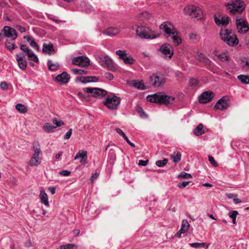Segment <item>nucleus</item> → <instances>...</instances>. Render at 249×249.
I'll return each mask as SVG.
<instances>
[{
    "instance_id": "nucleus-29",
    "label": "nucleus",
    "mask_w": 249,
    "mask_h": 249,
    "mask_svg": "<svg viewBox=\"0 0 249 249\" xmlns=\"http://www.w3.org/2000/svg\"><path fill=\"white\" fill-rule=\"evenodd\" d=\"M131 85L133 87L139 89L143 90L146 89V87L142 81H133Z\"/></svg>"
},
{
    "instance_id": "nucleus-12",
    "label": "nucleus",
    "mask_w": 249,
    "mask_h": 249,
    "mask_svg": "<svg viewBox=\"0 0 249 249\" xmlns=\"http://www.w3.org/2000/svg\"><path fill=\"white\" fill-rule=\"evenodd\" d=\"M235 24L238 32L240 34H246L249 30V24L247 21L243 17L236 18Z\"/></svg>"
},
{
    "instance_id": "nucleus-21",
    "label": "nucleus",
    "mask_w": 249,
    "mask_h": 249,
    "mask_svg": "<svg viewBox=\"0 0 249 249\" xmlns=\"http://www.w3.org/2000/svg\"><path fill=\"white\" fill-rule=\"evenodd\" d=\"M42 52L44 53H47L49 55H52L55 53L53 49V45L52 43L47 44L44 43L42 46Z\"/></svg>"
},
{
    "instance_id": "nucleus-28",
    "label": "nucleus",
    "mask_w": 249,
    "mask_h": 249,
    "mask_svg": "<svg viewBox=\"0 0 249 249\" xmlns=\"http://www.w3.org/2000/svg\"><path fill=\"white\" fill-rule=\"evenodd\" d=\"M28 58L30 61H33L36 63L39 62V59L37 56L33 52L32 50H30L27 54Z\"/></svg>"
},
{
    "instance_id": "nucleus-11",
    "label": "nucleus",
    "mask_w": 249,
    "mask_h": 249,
    "mask_svg": "<svg viewBox=\"0 0 249 249\" xmlns=\"http://www.w3.org/2000/svg\"><path fill=\"white\" fill-rule=\"evenodd\" d=\"M159 50L161 53V56L165 59H170L174 54L172 46L168 43H165L160 46Z\"/></svg>"
},
{
    "instance_id": "nucleus-55",
    "label": "nucleus",
    "mask_w": 249,
    "mask_h": 249,
    "mask_svg": "<svg viewBox=\"0 0 249 249\" xmlns=\"http://www.w3.org/2000/svg\"><path fill=\"white\" fill-rule=\"evenodd\" d=\"M70 174L71 172L67 170H62L59 172V174L63 176H68Z\"/></svg>"
},
{
    "instance_id": "nucleus-26",
    "label": "nucleus",
    "mask_w": 249,
    "mask_h": 249,
    "mask_svg": "<svg viewBox=\"0 0 249 249\" xmlns=\"http://www.w3.org/2000/svg\"><path fill=\"white\" fill-rule=\"evenodd\" d=\"M81 81L83 83H87L89 82H95L98 80V78L96 76H91L87 77H81L80 78Z\"/></svg>"
},
{
    "instance_id": "nucleus-3",
    "label": "nucleus",
    "mask_w": 249,
    "mask_h": 249,
    "mask_svg": "<svg viewBox=\"0 0 249 249\" xmlns=\"http://www.w3.org/2000/svg\"><path fill=\"white\" fill-rule=\"evenodd\" d=\"M225 6L231 15L241 14L245 9V4L244 1L235 0L226 3Z\"/></svg>"
},
{
    "instance_id": "nucleus-39",
    "label": "nucleus",
    "mask_w": 249,
    "mask_h": 249,
    "mask_svg": "<svg viewBox=\"0 0 249 249\" xmlns=\"http://www.w3.org/2000/svg\"><path fill=\"white\" fill-rule=\"evenodd\" d=\"M115 159L116 154L115 151L112 149H110L108 153V161L111 163L113 162Z\"/></svg>"
},
{
    "instance_id": "nucleus-7",
    "label": "nucleus",
    "mask_w": 249,
    "mask_h": 249,
    "mask_svg": "<svg viewBox=\"0 0 249 249\" xmlns=\"http://www.w3.org/2000/svg\"><path fill=\"white\" fill-rule=\"evenodd\" d=\"M136 34L140 37L144 39H153L159 36H156L149 28L144 26H139L136 31Z\"/></svg>"
},
{
    "instance_id": "nucleus-23",
    "label": "nucleus",
    "mask_w": 249,
    "mask_h": 249,
    "mask_svg": "<svg viewBox=\"0 0 249 249\" xmlns=\"http://www.w3.org/2000/svg\"><path fill=\"white\" fill-rule=\"evenodd\" d=\"M39 198L40 199V202L42 204L47 207L49 206L48 196L43 189H42L40 191Z\"/></svg>"
},
{
    "instance_id": "nucleus-4",
    "label": "nucleus",
    "mask_w": 249,
    "mask_h": 249,
    "mask_svg": "<svg viewBox=\"0 0 249 249\" xmlns=\"http://www.w3.org/2000/svg\"><path fill=\"white\" fill-rule=\"evenodd\" d=\"M219 35L221 39L229 46H234L238 44L239 40L237 36L229 29H221Z\"/></svg>"
},
{
    "instance_id": "nucleus-45",
    "label": "nucleus",
    "mask_w": 249,
    "mask_h": 249,
    "mask_svg": "<svg viewBox=\"0 0 249 249\" xmlns=\"http://www.w3.org/2000/svg\"><path fill=\"white\" fill-rule=\"evenodd\" d=\"M178 178H192V176L190 174L184 172H181L178 176Z\"/></svg>"
},
{
    "instance_id": "nucleus-24",
    "label": "nucleus",
    "mask_w": 249,
    "mask_h": 249,
    "mask_svg": "<svg viewBox=\"0 0 249 249\" xmlns=\"http://www.w3.org/2000/svg\"><path fill=\"white\" fill-rule=\"evenodd\" d=\"M87 152L86 151L84 150H80L79 151L78 153L76 155V156L74 157V160H77L79 159V158H81V160L80 161V162L82 164H84L86 163V160H87Z\"/></svg>"
},
{
    "instance_id": "nucleus-15",
    "label": "nucleus",
    "mask_w": 249,
    "mask_h": 249,
    "mask_svg": "<svg viewBox=\"0 0 249 249\" xmlns=\"http://www.w3.org/2000/svg\"><path fill=\"white\" fill-rule=\"evenodd\" d=\"M214 94L212 91H204L199 96V102L201 104H206L210 102L214 97Z\"/></svg>"
},
{
    "instance_id": "nucleus-48",
    "label": "nucleus",
    "mask_w": 249,
    "mask_h": 249,
    "mask_svg": "<svg viewBox=\"0 0 249 249\" xmlns=\"http://www.w3.org/2000/svg\"><path fill=\"white\" fill-rule=\"evenodd\" d=\"M208 160L211 164L214 167H217L218 166L217 163L215 161L214 158L211 155H209Z\"/></svg>"
},
{
    "instance_id": "nucleus-37",
    "label": "nucleus",
    "mask_w": 249,
    "mask_h": 249,
    "mask_svg": "<svg viewBox=\"0 0 249 249\" xmlns=\"http://www.w3.org/2000/svg\"><path fill=\"white\" fill-rule=\"evenodd\" d=\"M57 249H77V247L73 244H67L60 246Z\"/></svg>"
},
{
    "instance_id": "nucleus-30",
    "label": "nucleus",
    "mask_w": 249,
    "mask_h": 249,
    "mask_svg": "<svg viewBox=\"0 0 249 249\" xmlns=\"http://www.w3.org/2000/svg\"><path fill=\"white\" fill-rule=\"evenodd\" d=\"M55 128V126L49 123H45L43 126V130L48 133L53 132Z\"/></svg>"
},
{
    "instance_id": "nucleus-6",
    "label": "nucleus",
    "mask_w": 249,
    "mask_h": 249,
    "mask_svg": "<svg viewBox=\"0 0 249 249\" xmlns=\"http://www.w3.org/2000/svg\"><path fill=\"white\" fill-rule=\"evenodd\" d=\"M121 102L120 97L114 94L108 95L103 101V104L108 109L111 110L116 109Z\"/></svg>"
},
{
    "instance_id": "nucleus-41",
    "label": "nucleus",
    "mask_w": 249,
    "mask_h": 249,
    "mask_svg": "<svg viewBox=\"0 0 249 249\" xmlns=\"http://www.w3.org/2000/svg\"><path fill=\"white\" fill-rule=\"evenodd\" d=\"M215 56L221 61L225 62L229 59V56L226 53H222L218 55H215Z\"/></svg>"
},
{
    "instance_id": "nucleus-56",
    "label": "nucleus",
    "mask_w": 249,
    "mask_h": 249,
    "mask_svg": "<svg viewBox=\"0 0 249 249\" xmlns=\"http://www.w3.org/2000/svg\"><path fill=\"white\" fill-rule=\"evenodd\" d=\"M99 174L97 172H95L90 178V181L93 183L94 180L96 179L99 177Z\"/></svg>"
},
{
    "instance_id": "nucleus-18",
    "label": "nucleus",
    "mask_w": 249,
    "mask_h": 249,
    "mask_svg": "<svg viewBox=\"0 0 249 249\" xmlns=\"http://www.w3.org/2000/svg\"><path fill=\"white\" fill-rule=\"evenodd\" d=\"M16 60L19 67L22 70H24L27 67V61L22 53H18L16 55Z\"/></svg>"
},
{
    "instance_id": "nucleus-60",
    "label": "nucleus",
    "mask_w": 249,
    "mask_h": 249,
    "mask_svg": "<svg viewBox=\"0 0 249 249\" xmlns=\"http://www.w3.org/2000/svg\"><path fill=\"white\" fill-rule=\"evenodd\" d=\"M201 58L203 59L204 63L206 64H209L211 62L210 60L204 55H202Z\"/></svg>"
},
{
    "instance_id": "nucleus-5",
    "label": "nucleus",
    "mask_w": 249,
    "mask_h": 249,
    "mask_svg": "<svg viewBox=\"0 0 249 249\" xmlns=\"http://www.w3.org/2000/svg\"><path fill=\"white\" fill-rule=\"evenodd\" d=\"M33 148L35 151L30 160V165L31 166H37L39 163V160L41 159L42 153L40 151V144L38 142L36 141L33 142Z\"/></svg>"
},
{
    "instance_id": "nucleus-50",
    "label": "nucleus",
    "mask_w": 249,
    "mask_h": 249,
    "mask_svg": "<svg viewBox=\"0 0 249 249\" xmlns=\"http://www.w3.org/2000/svg\"><path fill=\"white\" fill-rule=\"evenodd\" d=\"M238 214V213L236 211H231L229 213V216L232 219L236 218L237 215Z\"/></svg>"
},
{
    "instance_id": "nucleus-61",
    "label": "nucleus",
    "mask_w": 249,
    "mask_h": 249,
    "mask_svg": "<svg viewBox=\"0 0 249 249\" xmlns=\"http://www.w3.org/2000/svg\"><path fill=\"white\" fill-rule=\"evenodd\" d=\"M17 28L21 33H24L26 32L25 28L21 26H17Z\"/></svg>"
},
{
    "instance_id": "nucleus-43",
    "label": "nucleus",
    "mask_w": 249,
    "mask_h": 249,
    "mask_svg": "<svg viewBox=\"0 0 249 249\" xmlns=\"http://www.w3.org/2000/svg\"><path fill=\"white\" fill-rule=\"evenodd\" d=\"M189 245L191 247L195 249L204 248L205 245L204 243H190Z\"/></svg>"
},
{
    "instance_id": "nucleus-13",
    "label": "nucleus",
    "mask_w": 249,
    "mask_h": 249,
    "mask_svg": "<svg viewBox=\"0 0 249 249\" xmlns=\"http://www.w3.org/2000/svg\"><path fill=\"white\" fill-rule=\"evenodd\" d=\"M165 81L164 76L159 73L153 74L150 77V82L152 85L155 87L163 86Z\"/></svg>"
},
{
    "instance_id": "nucleus-10",
    "label": "nucleus",
    "mask_w": 249,
    "mask_h": 249,
    "mask_svg": "<svg viewBox=\"0 0 249 249\" xmlns=\"http://www.w3.org/2000/svg\"><path fill=\"white\" fill-rule=\"evenodd\" d=\"M185 14L190 15L192 18H197L201 19L202 17V11L199 7L194 5L186 6L184 9Z\"/></svg>"
},
{
    "instance_id": "nucleus-31",
    "label": "nucleus",
    "mask_w": 249,
    "mask_h": 249,
    "mask_svg": "<svg viewBox=\"0 0 249 249\" xmlns=\"http://www.w3.org/2000/svg\"><path fill=\"white\" fill-rule=\"evenodd\" d=\"M181 154L179 152H174L171 155V158L175 163H178L181 160Z\"/></svg>"
},
{
    "instance_id": "nucleus-20",
    "label": "nucleus",
    "mask_w": 249,
    "mask_h": 249,
    "mask_svg": "<svg viewBox=\"0 0 249 249\" xmlns=\"http://www.w3.org/2000/svg\"><path fill=\"white\" fill-rule=\"evenodd\" d=\"M70 76L66 72H63L57 75L55 77V80L57 82L62 84H67L70 79Z\"/></svg>"
},
{
    "instance_id": "nucleus-58",
    "label": "nucleus",
    "mask_w": 249,
    "mask_h": 249,
    "mask_svg": "<svg viewBox=\"0 0 249 249\" xmlns=\"http://www.w3.org/2000/svg\"><path fill=\"white\" fill-rule=\"evenodd\" d=\"M148 161V160H140L139 161L138 164L141 166H145L147 165Z\"/></svg>"
},
{
    "instance_id": "nucleus-17",
    "label": "nucleus",
    "mask_w": 249,
    "mask_h": 249,
    "mask_svg": "<svg viewBox=\"0 0 249 249\" xmlns=\"http://www.w3.org/2000/svg\"><path fill=\"white\" fill-rule=\"evenodd\" d=\"M214 20L216 24L218 26H227L230 21V18L229 17L226 16V17H221L219 16V17H217L216 16H214Z\"/></svg>"
},
{
    "instance_id": "nucleus-64",
    "label": "nucleus",
    "mask_w": 249,
    "mask_h": 249,
    "mask_svg": "<svg viewBox=\"0 0 249 249\" xmlns=\"http://www.w3.org/2000/svg\"><path fill=\"white\" fill-rule=\"evenodd\" d=\"M48 189H49V191L50 192V193L52 195H53V194H55V188L54 187H49Z\"/></svg>"
},
{
    "instance_id": "nucleus-2",
    "label": "nucleus",
    "mask_w": 249,
    "mask_h": 249,
    "mask_svg": "<svg viewBox=\"0 0 249 249\" xmlns=\"http://www.w3.org/2000/svg\"><path fill=\"white\" fill-rule=\"evenodd\" d=\"M146 98L147 101L151 103L164 105L165 106L172 104L175 100V97L161 93L148 95Z\"/></svg>"
},
{
    "instance_id": "nucleus-51",
    "label": "nucleus",
    "mask_w": 249,
    "mask_h": 249,
    "mask_svg": "<svg viewBox=\"0 0 249 249\" xmlns=\"http://www.w3.org/2000/svg\"><path fill=\"white\" fill-rule=\"evenodd\" d=\"M20 49L22 51L25 53L26 54L31 50L26 45H20Z\"/></svg>"
},
{
    "instance_id": "nucleus-44",
    "label": "nucleus",
    "mask_w": 249,
    "mask_h": 249,
    "mask_svg": "<svg viewBox=\"0 0 249 249\" xmlns=\"http://www.w3.org/2000/svg\"><path fill=\"white\" fill-rule=\"evenodd\" d=\"M71 71L75 74L82 75L87 73V71L82 69H73L71 70Z\"/></svg>"
},
{
    "instance_id": "nucleus-8",
    "label": "nucleus",
    "mask_w": 249,
    "mask_h": 249,
    "mask_svg": "<svg viewBox=\"0 0 249 249\" xmlns=\"http://www.w3.org/2000/svg\"><path fill=\"white\" fill-rule=\"evenodd\" d=\"M97 60L103 68L112 71L116 70V67L112 59L108 55H101L97 58Z\"/></svg>"
},
{
    "instance_id": "nucleus-57",
    "label": "nucleus",
    "mask_w": 249,
    "mask_h": 249,
    "mask_svg": "<svg viewBox=\"0 0 249 249\" xmlns=\"http://www.w3.org/2000/svg\"><path fill=\"white\" fill-rule=\"evenodd\" d=\"M105 77L109 80H111L113 78V75L110 72H106L105 74Z\"/></svg>"
},
{
    "instance_id": "nucleus-38",
    "label": "nucleus",
    "mask_w": 249,
    "mask_h": 249,
    "mask_svg": "<svg viewBox=\"0 0 249 249\" xmlns=\"http://www.w3.org/2000/svg\"><path fill=\"white\" fill-rule=\"evenodd\" d=\"M116 54L119 56V58L122 60L124 57L127 55L128 54L126 53V51L124 50H119L116 51Z\"/></svg>"
},
{
    "instance_id": "nucleus-25",
    "label": "nucleus",
    "mask_w": 249,
    "mask_h": 249,
    "mask_svg": "<svg viewBox=\"0 0 249 249\" xmlns=\"http://www.w3.org/2000/svg\"><path fill=\"white\" fill-rule=\"evenodd\" d=\"M23 38L27 40L32 47L35 48L37 51L39 50V48L38 45L32 36H25Z\"/></svg>"
},
{
    "instance_id": "nucleus-62",
    "label": "nucleus",
    "mask_w": 249,
    "mask_h": 249,
    "mask_svg": "<svg viewBox=\"0 0 249 249\" xmlns=\"http://www.w3.org/2000/svg\"><path fill=\"white\" fill-rule=\"evenodd\" d=\"M24 246L26 247L29 248L32 246V242L30 239L28 240L25 243Z\"/></svg>"
},
{
    "instance_id": "nucleus-59",
    "label": "nucleus",
    "mask_w": 249,
    "mask_h": 249,
    "mask_svg": "<svg viewBox=\"0 0 249 249\" xmlns=\"http://www.w3.org/2000/svg\"><path fill=\"white\" fill-rule=\"evenodd\" d=\"M142 16L143 17H140V18L141 19H143L144 18H148L149 17V13L147 12H144L143 13H142L141 14Z\"/></svg>"
},
{
    "instance_id": "nucleus-49",
    "label": "nucleus",
    "mask_w": 249,
    "mask_h": 249,
    "mask_svg": "<svg viewBox=\"0 0 249 249\" xmlns=\"http://www.w3.org/2000/svg\"><path fill=\"white\" fill-rule=\"evenodd\" d=\"M190 183H191V181H183L179 183L178 184V187L180 189H183L186 187Z\"/></svg>"
},
{
    "instance_id": "nucleus-19",
    "label": "nucleus",
    "mask_w": 249,
    "mask_h": 249,
    "mask_svg": "<svg viewBox=\"0 0 249 249\" xmlns=\"http://www.w3.org/2000/svg\"><path fill=\"white\" fill-rule=\"evenodd\" d=\"M229 106L228 101L224 98H222L216 102L214 108L215 109L223 110L227 109Z\"/></svg>"
},
{
    "instance_id": "nucleus-40",
    "label": "nucleus",
    "mask_w": 249,
    "mask_h": 249,
    "mask_svg": "<svg viewBox=\"0 0 249 249\" xmlns=\"http://www.w3.org/2000/svg\"><path fill=\"white\" fill-rule=\"evenodd\" d=\"M5 46L7 49L10 50H13L17 47L14 43H11L8 40L5 41Z\"/></svg>"
},
{
    "instance_id": "nucleus-14",
    "label": "nucleus",
    "mask_w": 249,
    "mask_h": 249,
    "mask_svg": "<svg viewBox=\"0 0 249 249\" xmlns=\"http://www.w3.org/2000/svg\"><path fill=\"white\" fill-rule=\"evenodd\" d=\"M72 64L82 67L89 65V59L86 56H80L75 57L72 59Z\"/></svg>"
},
{
    "instance_id": "nucleus-42",
    "label": "nucleus",
    "mask_w": 249,
    "mask_h": 249,
    "mask_svg": "<svg viewBox=\"0 0 249 249\" xmlns=\"http://www.w3.org/2000/svg\"><path fill=\"white\" fill-rule=\"evenodd\" d=\"M167 159H164L163 160H159L156 162V165L160 167L164 166L168 162Z\"/></svg>"
},
{
    "instance_id": "nucleus-53",
    "label": "nucleus",
    "mask_w": 249,
    "mask_h": 249,
    "mask_svg": "<svg viewBox=\"0 0 249 249\" xmlns=\"http://www.w3.org/2000/svg\"><path fill=\"white\" fill-rule=\"evenodd\" d=\"M72 131V130L71 128L69 129L68 131H67L66 134L65 135L64 138L66 140L69 139L71 137Z\"/></svg>"
},
{
    "instance_id": "nucleus-1",
    "label": "nucleus",
    "mask_w": 249,
    "mask_h": 249,
    "mask_svg": "<svg viewBox=\"0 0 249 249\" xmlns=\"http://www.w3.org/2000/svg\"><path fill=\"white\" fill-rule=\"evenodd\" d=\"M160 28L165 33L169 35L175 46H178L181 43L182 40L178 36V32L171 22H163L160 25Z\"/></svg>"
},
{
    "instance_id": "nucleus-63",
    "label": "nucleus",
    "mask_w": 249,
    "mask_h": 249,
    "mask_svg": "<svg viewBox=\"0 0 249 249\" xmlns=\"http://www.w3.org/2000/svg\"><path fill=\"white\" fill-rule=\"evenodd\" d=\"M243 67L246 70H249V62L248 61H246L243 65Z\"/></svg>"
},
{
    "instance_id": "nucleus-52",
    "label": "nucleus",
    "mask_w": 249,
    "mask_h": 249,
    "mask_svg": "<svg viewBox=\"0 0 249 249\" xmlns=\"http://www.w3.org/2000/svg\"><path fill=\"white\" fill-rule=\"evenodd\" d=\"M116 132L119 134L120 135L122 136L124 140H126L127 137L125 135L124 133L120 128L116 129Z\"/></svg>"
},
{
    "instance_id": "nucleus-34",
    "label": "nucleus",
    "mask_w": 249,
    "mask_h": 249,
    "mask_svg": "<svg viewBox=\"0 0 249 249\" xmlns=\"http://www.w3.org/2000/svg\"><path fill=\"white\" fill-rule=\"evenodd\" d=\"M189 227H190V225H189L187 220H186V219L183 220L182 221L181 227L180 228L181 231L185 232L188 231Z\"/></svg>"
},
{
    "instance_id": "nucleus-36",
    "label": "nucleus",
    "mask_w": 249,
    "mask_h": 249,
    "mask_svg": "<svg viewBox=\"0 0 249 249\" xmlns=\"http://www.w3.org/2000/svg\"><path fill=\"white\" fill-rule=\"evenodd\" d=\"M125 64L131 65L134 63L135 60L130 55L127 54L123 60Z\"/></svg>"
},
{
    "instance_id": "nucleus-27",
    "label": "nucleus",
    "mask_w": 249,
    "mask_h": 249,
    "mask_svg": "<svg viewBox=\"0 0 249 249\" xmlns=\"http://www.w3.org/2000/svg\"><path fill=\"white\" fill-rule=\"evenodd\" d=\"M47 65L49 69L51 71H55L59 68V65L58 63H53L51 60H48Z\"/></svg>"
},
{
    "instance_id": "nucleus-32",
    "label": "nucleus",
    "mask_w": 249,
    "mask_h": 249,
    "mask_svg": "<svg viewBox=\"0 0 249 249\" xmlns=\"http://www.w3.org/2000/svg\"><path fill=\"white\" fill-rule=\"evenodd\" d=\"M203 127L202 124H199L194 130L193 132L194 135L199 136L204 134V131L203 130Z\"/></svg>"
},
{
    "instance_id": "nucleus-54",
    "label": "nucleus",
    "mask_w": 249,
    "mask_h": 249,
    "mask_svg": "<svg viewBox=\"0 0 249 249\" xmlns=\"http://www.w3.org/2000/svg\"><path fill=\"white\" fill-rule=\"evenodd\" d=\"M0 88L2 90H6L8 89V85L6 83V82H5L4 81L1 82L0 83Z\"/></svg>"
},
{
    "instance_id": "nucleus-47",
    "label": "nucleus",
    "mask_w": 249,
    "mask_h": 249,
    "mask_svg": "<svg viewBox=\"0 0 249 249\" xmlns=\"http://www.w3.org/2000/svg\"><path fill=\"white\" fill-rule=\"evenodd\" d=\"M53 124H55L56 126H60L64 124L62 121L58 120L55 118L53 119Z\"/></svg>"
},
{
    "instance_id": "nucleus-35",
    "label": "nucleus",
    "mask_w": 249,
    "mask_h": 249,
    "mask_svg": "<svg viewBox=\"0 0 249 249\" xmlns=\"http://www.w3.org/2000/svg\"><path fill=\"white\" fill-rule=\"evenodd\" d=\"M16 108L17 110L21 113H25L27 111L26 107L24 105L19 103L16 105Z\"/></svg>"
},
{
    "instance_id": "nucleus-16",
    "label": "nucleus",
    "mask_w": 249,
    "mask_h": 249,
    "mask_svg": "<svg viewBox=\"0 0 249 249\" xmlns=\"http://www.w3.org/2000/svg\"><path fill=\"white\" fill-rule=\"evenodd\" d=\"M4 36L10 38L12 40H15L18 36L16 31L12 27L5 26L2 30Z\"/></svg>"
},
{
    "instance_id": "nucleus-46",
    "label": "nucleus",
    "mask_w": 249,
    "mask_h": 249,
    "mask_svg": "<svg viewBox=\"0 0 249 249\" xmlns=\"http://www.w3.org/2000/svg\"><path fill=\"white\" fill-rule=\"evenodd\" d=\"M189 85L191 87H196L199 82L198 81L197 79H195L194 78H191L190 80H189Z\"/></svg>"
},
{
    "instance_id": "nucleus-22",
    "label": "nucleus",
    "mask_w": 249,
    "mask_h": 249,
    "mask_svg": "<svg viewBox=\"0 0 249 249\" xmlns=\"http://www.w3.org/2000/svg\"><path fill=\"white\" fill-rule=\"evenodd\" d=\"M120 33V30L117 27H110L103 31V34L109 36H116Z\"/></svg>"
},
{
    "instance_id": "nucleus-33",
    "label": "nucleus",
    "mask_w": 249,
    "mask_h": 249,
    "mask_svg": "<svg viewBox=\"0 0 249 249\" xmlns=\"http://www.w3.org/2000/svg\"><path fill=\"white\" fill-rule=\"evenodd\" d=\"M238 79L244 84H249V75L240 74L237 76Z\"/></svg>"
},
{
    "instance_id": "nucleus-9",
    "label": "nucleus",
    "mask_w": 249,
    "mask_h": 249,
    "mask_svg": "<svg viewBox=\"0 0 249 249\" xmlns=\"http://www.w3.org/2000/svg\"><path fill=\"white\" fill-rule=\"evenodd\" d=\"M83 91L89 93V96L95 98H102L107 94L106 90L98 88H85Z\"/></svg>"
}]
</instances>
